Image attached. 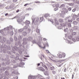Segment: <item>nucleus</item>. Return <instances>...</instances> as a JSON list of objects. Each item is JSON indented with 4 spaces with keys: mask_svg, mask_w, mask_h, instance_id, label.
I'll return each instance as SVG.
<instances>
[{
    "mask_svg": "<svg viewBox=\"0 0 79 79\" xmlns=\"http://www.w3.org/2000/svg\"><path fill=\"white\" fill-rule=\"evenodd\" d=\"M44 75L46 76H47L48 74V70H46L44 73Z\"/></svg>",
    "mask_w": 79,
    "mask_h": 79,
    "instance_id": "nucleus-14",
    "label": "nucleus"
},
{
    "mask_svg": "<svg viewBox=\"0 0 79 79\" xmlns=\"http://www.w3.org/2000/svg\"><path fill=\"white\" fill-rule=\"evenodd\" d=\"M69 11H71V7H69L68 9V10Z\"/></svg>",
    "mask_w": 79,
    "mask_h": 79,
    "instance_id": "nucleus-52",
    "label": "nucleus"
},
{
    "mask_svg": "<svg viewBox=\"0 0 79 79\" xmlns=\"http://www.w3.org/2000/svg\"><path fill=\"white\" fill-rule=\"evenodd\" d=\"M27 39L26 38H25L23 39V45H25V44H27Z\"/></svg>",
    "mask_w": 79,
    "mask_h": 79,
    "instance_id": "nucleus-3",
    "label": "nucleus"
},
{
    "mask_svg": "<svg viewBox=\"0 0 79 79\" xmlns=\"http://www.w3.org/2000/svg\"><path fill=\"white\" fill-rule=\"evenodd\" d=\"M58 10V7H56L54 9V11H57Z\"/></svg>",
    "mask_w": 79,
    "mask_h": 79,
    "instance_id": "nucleus-35",
    "label": "nucleus"
},
{
    "mask_svg": "<svg viewBox=\"0 0 79 79\" xmlns=\"http://www.w3.org/2000/svg\"><path fill=\"white\" fill-rule=\"evenodd\" d=\"M68 5H69V6H73V5H74V3H69L68 4Z\"/></svg>",
    "mask_w": 79,
    "mask_h": 79,
    "instance_id": "nucleus-25",
    "label": "nucleus"
},
{
    "mask_svg": "<svg viewBox=\"0 0 79 79\" xmlns=\"http://www.w3.org/2000/svg\"><path fill=\"white\" fill-rule=\"evenodd\" d=\"M60 25L62 27H63L64 28V27H66L65 26H66V24H64V23H62L60 24Z\"/></svg>",
    "mask_w": 79,
    "mask_h": 79,
    "instance_id": "nucleus-20",
    "label": "nucleus"
},
{
    "mask_svg": "<svg viewBox=\"0 0 79 79\" xmlns=\"http://www.w3.org/2000/svg\"><path fill=\"white\" fill-rule=\"evenodd\" d=\"M64 6H65L64 4H62L60 6V7H59V8H64Z\"/></svg>",
    "mask_w": 79,
    "mask_h": 79,
    "instance_id": "nucleus-19",
    "label": "nucleus"
},
{
    "mask_svg": "<svg viewBox=\"0 0 79 79\" xmlns=\"http://www.w3.org/2000/svg\"><path fill=\"white\" fill-rule=\"evenodd\" d=\"M69 27H71V24L70 23H69L68 24Z\"/></svg>",
    "mask_w": 79,
    "mask_h": 79,
    "instance_id": "nucleus-30",
    "label": "nucleus"
},
{
    "mask_svg": "<svg viewBox=\"0 0 79 79\" xmlns=\"http://www.w3.org/2000/svg\"><path fill=\"white\" fill-rule=\"evenodd\" d=\"M30 23H31L30 22V21L27 20H26V21L25 22V24H26V25H27V24H30Z\"/></svg>",
    "mask_w": 79,
    "mask_h": 79,
    "instance_id": "nucleus-13",
    "label": "nucleus"
},
{
    "mask_svg": "<svg viewBox=\"0 0 79 79\" xmlns=\"http://www.w3.org/2000/svg\"><path fill=\"white\" fill-rule=\"evenodd\" d=\"M77 34V33L76 32H73L72 33V35H76V34Z\"/></svg>",
    "mask_w": 79,
    "mask_h": 79,
    "instance_id": "nucleus-27",
    "label": "nucleus"
},
{
    "mask_svg": "<svg viewBox=\"0 0 79 79\" xmlns=\"http://www.w3.org/2000/svg\"><path fill=\"white\" fill-rule=\"evenodd\" d=\"M68 21L69 23H72L73 22V20L71 19H69L68 20Z\"/></svg>",
    "mask_w": 79,
    "mask_h": 79,
    "instance_id": "nucleus-26",
    "label": "nucleus"
},
{
    "mask_svg": "<svg viewBox=\"0 0 79 79\" xmlns=\"http://www.w3.org/2000/svg\"><path fill=\"white\" fill-rule=\"evenodd\" d=\"M52 74H56V71H54V70H53L52 71Z\"/></svg>",
    "mask_w": 79,
    "mask_h": 79,
    "instance_id": "nucleus-42",
    "label": "nucleus"
},
{
    "mask_svg": "<svg viewBox=\"0 0 79 79\" xmlns=\"http://www.w3.org/2000/svg\"><path fill=\"white\" fill-rule=\"evenodd\" d=\"M27 29V26H25V27H24L23 29H22V31H23V30H24V29H25L26 30Z\"/></svg>",
    "mask_w": 79,
    "mask_h": 79,
    "instance_id": "nucleus-23",
    "label": "nucleus"
},
{
    "mask_svg": "<svg viewBox=\"0 0 79 79\" xmlns=\"http://www.w3.org/2000/svg\"><path fill=\"white\" fill-rule=\"evenodd\" d=\"M55 5L56 6H59V3H56L55 4Z\"/></svg>",
    "mask_w": 79,
    "mask_h": 79,
    "instance_id": "nucleus-45",
    "label": "nucleus"
},
{
    "mask_svg": "<svg viewBox=\"0 0 79 79\" xmlns=\"http://www.w3.org/2000/svg\"><path fill=\"white\" fill-rule=\"evenodd\" d=\"M15 6V5L14 4H12L10 6V8H16V6Z\"/></svg>",
    "mask_w": 79,
    "mask_h": 79,
    "instance_id": "nucleus-16",
    "label": "nucleus"
},
{
    "mask_svg": "<svg viewBox=\"0 0 79 79\" xmlns=\"http://www.w3.org/2000/svg\"><path fill=\"white\" fill-rule=\"evenodd\" d=\"M50 21L51 22V23H52V24H53V23H54V21H53V19H51L50 20Z\"/></svg>",
    "mask_w": 79,
    "mask_h": 79,
    "instance_id": "nucleus-47",
    "label": "nucleus"
},
{
    "mask_svg": "<svg viewBox=\"0 0 79 79\" xmlns=\"http://www.w3.org/2000/svg\"><path fill=\"white\" fill-rule=\"evenodd\" d=\"M40 71H44L45 69H43V68H42L41 69Z\"/></svg>",
    "mask_w": 79,
    "mask_h": 79,
    "instance_id": "nucleus-46",
    "label": "nucleus"
},
{
    "mask_svg": "<svg viewBox=\"0 0 79 79\" xmlns=\"http://www.w3.org/2000/svg\"><path fill=\"white\" fill-rule=\"evenodd\" d=\"M73 12H75L76 11V9H73L72 10Z\"/></svg>",
    "mask_w": 79,
    "mask_h": 79,
    "instance_id": "nucleus-55",
    "label": "nucleus"
},
{
    "mask_svg": "<svg viewBox=\"0 0 79 79\" xmlns=\"http://www.w3.org/2000/svg\"><path fill=\"white\" fill-rule=\"evenodd\" d=\"M5 5H5V3H4L3 4H2V6H5Z\"/></svg>",
    "mask_w": 79,
    "mask_h": 79,
    "instance_id": "nucleus-53",
    "label": "nucleus"
},
{
    "mask_svg": "<svg viewBox=\"0 0 79 79\" xmlns=\"http://www.w3.org/2000/svg\"><path fill=\"white\" fill-rule=\"evenodd\" d=\"M39 47H40V48H45V46L44 47H42V46H40V45H38Z\"/></svg>",
    "mask_w": 79,
    "mask_h": 79,
    "instance_id": "nucleus-41",
    "label": "nucleus"
},
{
    "mask_svg": "<svg viewBox=\"0 0 79 79\" xmlns=\"http://www.w3.org/2000/svg\"><path fill=\"white\" fill-rule=\"evenodd\" d=\"M36 32L37 33H39L40 32V30L38 29H36Z\"/></svg>",
    "mask_w": 79,
    "mask_h": 79,
    "instance_id": "nucleus-39",
    "label": "nucleus"
},
{
    "mask_svg": "<svg viewBox=\"0 0 79 79\" xmlns=\"http://www.w3.org/2000/svg\"><path fill=\"white\" fill-rule=\"evenodd\" d=\"M3 31H4V29H2L0 30V32L1 34H3Z\"/></svg>",
    "mask_w": 79,
    "mask_h": 79,
    "instance_id": "nucleus-32",
    "label": "nucleus"
},
{
    "mask_svg": "<svg viewBox=\"0 0 79 79\" xmlns=\"http://www.w3.org/2000/svg\"><path fill=\"white\" fill-rule=\"evenodd\" d=\"M23 19H24L23 18H22L21 19H20V22H21L22 21H23Z\"/></svg>",
    "mask_w": 79,
    "mask_h": 79,
    "instance_id": "nucleus-61",
    "label": "nucleus"
},
{
    "mask_svg": "<svg viewBox=\"0 0 79 79\" xmlns=\"http://www.w3.org/2000/svg\"><path fill=\"white\" fill-rule=\"evenodd\" d=\"M24 56H21V59H20V61H25V60H26L27 58L23 57Z\"/></svg>",
    "mask_w": 79,
    "mask_h": 79,
    "instance_id": "nucleus-6",
    "label": "nucleus"
},
{
    "mask_svg": "<svg viewBox=\"0 0 79 79\" xmlns=\"http://www.w3.org/2000/svg\"><path fill=\"white\" fill-rule=\"evenodd\" d=\"M74 29L75 31H77V30H78L79 27H78L77 26H75L74 27Z\"/></svg>",
    "mask_w": 79,
    "mask_h": 79,
    "instance_id": "nucleus-18",
    "label": "nucleus"
},
{
    "mask_svg": "<svg viewBox=\"0 0 79 79\" xmlns=\"http://www.w3.org/2000/svg\"><path fill=\"white\" fill-rule=\"evenodd\" d=\"M31 19L32 21V24L34 23L35 25H37L39 23H41L44 20V17H43L41 18H40V20H39V18L38 17H37L35 18L34 17V16H32L31 18Z\"/></svg>",
    "mask_w": 79,
    "mask_h": 79,
    "instance_id": "nucleus-1",
    "label": "nucleus"
},
{
    "mask_svg": "<svg viewBox=\"0 0 79 79\" xmlns=\"http://www.w3.org/2000/svg\"><path fill=\"white\" fill-rule=\"evenodd\" d=\"M59 57L60 58H61L63 57V56H62V55H61V54H60L59 56Z\"/></svg>",
    "mask_w": 79,
    "mask_h": 79,
    "instance_id": "nucleus-43",
    "label": "nucleus"
},
{
    "mask_svg": "<svg viewBox=\"0 0 79 79\" xmlns=\"http://www.w3.org/2000/svg\"><path fill=\"white\" fill-rule=\"evenodd\" d=\"M44 17H45L46 19H48V17H50V14H46L44 15Z\"/></svg>",
    "mask_w": 79,
    "mask_h": 79,
    "instance_id": "nucleus-8",
    "label": "nucleus"
},
{
    "mask_svg": "<svg viewBox=\"0 0 79 79\" xmlns=\"http://www.w3.org/2000/svg\"><path fill=\"white\" fill-rule=\"evenodd\" d=\"M22 34H23V35H24V36H25V35H26V34H27V33L26 32H23L22 33Z\"/></svg>",
    "mask_w": 79,
    "mask_h": 79,
    "instance_id": "nucleus-28",
    "label": "nucleus"
},
{
    "mask_svg": "<svg viewBox=\"0 0 79 79\" xmlns=\"http://www.w3.org/2000/svg\"><path fill=\"white\" fill-rule=\"evenodd\" d=\"M66 19H70L71 18L70 16H68L66 18Z\"/></svg>",
    "mask_w": 79,
    "mask_h": 79,
    "instance_id": "nucleus-54",
    "label": "nucleus"
},
{
    "mask_svg": "<svg viewBox=\"0 0 79 79\" xmlns=\"http://www.w3.org/2000/svg\"><path fill=\"white\" fill-rule=\"evenodd\" d=\"M74 78V75L73 74L72 76V79H73Z\"/></svg>",
    "mask_w": 79,
    "mask_h": 79,
    "instance_id": "nucleus-64",
    "label": "nucleus"
},
{
    "mask_svg": "<svg viewBox=\"0 0 79 79\" xmlns=\"http://www.w3.org/2000/svg\"><path fill=\"white\" fill-rule=\"evenodd\" d=\"M31 3H30L29 4V3H27V4H25L24 5V6H27V5H31Z\"/></svg>",
    "mask_w": 79,
    "mask_h": 79,
    "instance_id": "nucleus-44",
    "label": "nucleus"
},
{
    "mask_svg": "<svg viewBox=\"0 0 79 79\" xmlns=\"http://www.w3.org/2000/svg\"><path fill=\"white\" fill-rule=\"evenodd\" d=\"M9 27H7L6 28H5L4 29V31H6L7 30H9Z\"/></svg>",
    "mask_w": 79,
    "mask_h": 79,
    "instance_id": "nucleus-22",
    "label": "nucleus"
},
{
    "mask_svg": "<svg viewBox=\"0 0 79 79\" xmlns=\"http://www.w3.org/2000/svg\"><path fill=\"white\" fill-rule=\"evenodd\" d=\"M72 40L73 42H76V39L75 38H72Z\"/></svg>",
    "mask_w": 79,
    "mask_h": 79,
    "instance_id": "nucleus-49",
    "label": "nucleus"
},
{
    "mask_svg": "<svg viewBox=\"0 0 79 79\" xmlns=\"http://www.w3.org/2000/svg\"><path fill=\"white\" fill-rule=\"evenodd\" d=\"M16 18H17V21L18 22V23L20 24V20H19V19H20V15L18 14L14 18V19Z\"/></svg>",
    "mask_w": 79,
    "mask_h": 79,
    "instance_id": "nucleus-2",
    "label": "nucleus"
},
{
    "mask_svg": "<svg viewBox=\"0 0 79 79\" xmlns=\"http://www.w3.org/2000/svg\"><path fill=\"white\" fill-rule=\"evenodd\" d=\"M61 13L62 14H63V15H66V12H65L64 11H61Z\"/></svg>",
    "mask_w": 79,
    "mask_h": 79,
    "instance_id": "nucleus-37",
    "label": "nucleus"
},
{
    "mask_svg": "<svg viewBox=\"0 0 79 79\" xmlns=\"http://www.w3.org/2000/svg\"><path fill=\"white\" fill-rule=\"evenodd\" d=\"M13 2H17V0H13Z\"/></svg>",
    "mask_w": 79,
    "mask_h": 79,
    "instance_id": "nucleus-60",
    "label": "nucleus"
},
{
    "mask_svg": "<svg viewBox=\"0 0 79 79\" xmlns=\"http://www.w3.org/2000/svg\"><path fill=\"white\" fill-rule=\"evenodd\" d=\"M10 41L9 40H7V42L8 44H11V42H13V39L12 38H10Z\"/></svg>",
    "mask_w": 79,
    "mask_h": 79,
    "instance_id": "nucleus-5",
    "label": "nucleus"
},
{
    "mask_svg": "<svg viewBox=\"0 0 79 79\" xmlns=\"http://www.w3.org/2000/svg\"><path fill=\"white\" fill-rule=\"evenodd\" d=\"M66 41L67 42V43H68V44H70V41L68 40H66Z\"/></svg>",
    "mask_w": 79,
    "mask_h": 79,
    "instance_id": "nucleus-57",
    "label": "nucleus"
},
{
    "mask_svg": "<svg viewBox=\"0 0 79 79\" xmlns=\"http://www.w3.org/2000/svg\"><path fill=\"white\" fill-rule=\"evenodd\" d=\"M27 40L29 41H32V38H31V37H29L27 39Z\"/></svg>",
    "mask_w": 79,
    "mask_h": 79,
    "instance_id": "nucleus-15",
    "label": "nucleus"
},
{
    "mask_svg": "<svg viewBox=\"0 0 79 79\" xmlns=\"http://www.w3.org/2000/svg\"><path fill=\"white\" fill-rule=\"evenodd\" d=\"M46 51L47 53H50L49 52V51H48V50H46Z\"/></svg>",
    "mask_w": 79,
    "mask_h": 79,
    "instance_id": "nucleus-56",
    "label": "nucleus"
},
{
    "mask_svg": "<svg viewBox=\"0 0 79 79\" xmlns=\"http://www.w3.org/2000/svg\"><path fill=\"white\" fill-rule=\"evenodd\" d=\"M54 21L56 25H58V24H59V22H58V21L56 20V18L55 19Z\"/></svg>",
    "mask_w": 79,
    "mask_h": 79,
    "instance_id": "nucleus-12",
    "label": "nucleus"
},
{
    "mask_svg": "<svg viewBox=\"0 0 79 79\" xmlns=\"http://www.w3.org/2000/svg\"><path fill=\"white\" fill-rule=\"evenodd\" d=\"M24 63L22 62L20 64V67L23 68V65H24Z\"/></svg>",
    "mask_w": 79,
    "mask_h": 79,
    "instance_id": "nucleus-17",
    "label": "nucleus"
},
{
    "mask_svg": "<svg viewBox=\"0 0 79 79\" xmlns=\"http://www.w3.org/2000/svg\"><path fill=\"white\" fill-rule=\"evenodd\" d=\"M32 43L33 44H36V42H35V40H33L32 42Z\"/></svg>",
    "mask_w": 79,
    "mask_h": 79,
    "instance_id": "nucleus-59",
    "label": "nucleus"
},
{
    "mask_svg": "<svg viewBox=\"0 0 79 79\" xmlns=\"http://www.w3.org/2000/svg\"><path fill=\"white\" fill-rule=\"evenodd\" d=\"M31 29H28V30H27V33H30V32H31Z\"/></svg>",
    "mask_w": 79,
    "mask_h": 79,
    "instance_id": "nucleus-31",
    "label": "nucleus"
},
{
    "mask_svg": "<svg viewBox=\"0 0 79 79\" xmlns=\"http://www.w3.org/2000/svg\"><path fill=\"white\" fill-rule=\"evenodd\" d=\"M10 34L11 35H13L14 34V33L13 32V31H10Z\"/></svg>",
    "mask_w": 79,
    "mask_h": 79,
    "instance_id": "nucleus-29",
    "label": "nucleus"
},
{
    "mask_svg": "<svg viewBox=\"0 0 79 79\" xmlns=\"http://www.w3.org/2000/svg\"><path fill=\"white\" fill-rule=\"evenodd\" d=\"M73 24H74V25H77V23H77V22L76 21H74L73 22Z\"/></svg>",
    "mask_w": 79,
    "mask_h": 79,
    "instance_id": "nucleus-21",
    "label": "nucleus"
},
{
    "mask_svg": "<svg viewBox=\"0 0 79 79\" xmlns=\"http://www.w3.org/2000/svg\"><path fill=\"white\" fill-rule=\"evenodd\" d=\"M14 39H15V40L16 41V40H17V37H16V36H15L14 37Z\"/></svg>",
    "mask_w": 79,
    "mask_h": 79,
    "instance_id": "nucleus-50",
    "label": "nucleus"
},
{
    "mask_svg": "<svg viewBox=\"0 0 79 79\" xmlns=\"http://www.w3.org/2000/svg\"><path fill=\"white\" fill-rule=\"evenodd\" d=\"M42 67H40L39 68L38 70H40V71L41 69H42Z\"/></svg>",
    "mask_w": 79,
    "mask_h": 79,
    "instance_id": "nucleus-58",
    "label": "nucleus"
},
{
    "mask_svg": "<svg viewBox=\"0 0 79 79\" xmlns=\"http://www.w3.org/2000/svg\"><path fill=\"white\" fill-rule=\"evenodd\" d=\"M36 77H37V76H29L28 77V79H34L33 78H35Z\"/></svg>",
    "mask_w": 79,
    "mask_h": 79,
    "instance_id": "nucleus-9",
    "label": "nucleus"
},
{
    "mask_svg": "<svg viewBox=\"0 0 79 79\" xmlns=\"http://www.w3.org/2000/svg\"><path fill=\"white\" fill-rule=\"evenodd\" d=\"M54 69H55V67H54V66L50 67L51 70H54Z\"/></svg>",
    "mask_w": 79,
    "mask_h": 79,
    "instance_id": "nucleus-34",
    "label": "nucleus"
},
{
    "mask_svg": "<svg viewBox=\"0 0 79 79\" xmlns=\"http://www.w3.org/2000/svg\"><path fill=\"white\" fill-rule=\"evenodd\" d=\"M40 63V64H41V66H42L44 67V68H45V69L46 70H48V68H47V66H46V65L44 64V63H43V62H41Z\"/></svg>",
    "mask_w": 79,
    "mask_h": 79,
    "instance_id": "nucleus-4",
    "label": "nucleus"
},
{
    "mask_svg": "<svg viewBox=\"0 0 79 79\" xmlns=\"http://www.w3.org/2000/svg\"><path fill=\"white\" fill-rule=\"evenodd\" d=\"M60 23H63V20L62 19H60L59 20Z\"/></svg>",
    "mask_w": 79,
    "mask_h": 79,
    "instance_id": "nucleus-24",
    "label": "nucleus"
},
{
    "mask_svg": "<svg viewBox=\"0 0 79 79\" xmlns=\"http://www.w3.org/2000/svg\"><path fill=\"white\" fill-rule=\"evenodd\" d=\"M18 73V72H12V74H17Z\"/></svg>",
    "mask_w": 79,
    "mask_h": 79,
    "instance_id": "nucleus-38",
    "label": "nucleus"
},
{
    "mask_svg": "<svg viewBox=\"0 0 79 79\" xmlns=\"http://www.w3.org/2000/svg\"><path fill=\"white\" fill-rule=\"evenodd\" d=\"M19 10H17L16 11V13H18V12H19Z\"/></svg>",
    "mask_w": 79,
    "mask_h": 79,
    "instance_id": "nucleus-62",
    "label": "nucleus"
},
{
    "mask_svg": "<svg viewBox=\"0 0 79 79\" xmlns=\"http://www.w3.org/2000/svg\"><path fill=\"white\" fill-rule=\"evenodd\" d=\"M5 73L6 74V75H7V76H8L9 75V73L7 71L5 72Z\"/></svg>",
    "mask_w": 79,
    "mask_h": 79,
    "instance_id": "nucleus-40",
    "label": "nucleus"
},
{
    "mask_svg": "<svg viewBox=\"0 0 79 79\" xmlns=\"http://www.w3.org/2000/svg\"><path fill=\"white\" fill-rule=\"evenodd\" d=\"M18 77L17 76H16L15 77V79H18Z\"/></svg>",
    "mask_w": 79,
    "mask_h": 79,
    "instance_id": "nucleus-63",
    "label": "nucleus"
},
{
    "mask_svg": "<svg viewBox=\"0 0 79 79\" xmlns=\"http://www.w3.org/2000/svg\"><path fill=\"white\" fill-rule=\"evenodd\" d=\"M64 32H67L68 31V28L66 27H64Z\"/></svg>",
    "mask_w": 79,
    "mask_h": 79,
    "instance_id": "nucleus-10",
    "label": "nucleus"
},
{
    "mask_svg": "<svg viewBox=\"0 0 79 79\" xmlns=\"http://www.w3.org/2000/svg\"><path fill=\"white\" fill-rule=\"evenodd\" d=\"M3 40L4 41V42L6 41V39L5 38H3Z\"/></svg>",
    "mask_w": 79,
    "mask_h": 79,
    "instance_id": "nucleus-48",
    "label": "nucleus"
},
{
    "mask_svg": "<svg viewBox=\"0 0 79 79\" xmlns=\"http://www.w3.org/2000/svg\"><path fill=\"white\" fill-rule=\"evenodd\" d=\"M62 10L63 11H64L66 13H67L68 12V10H67V9L65 8H62Z\"/></svg>",
    "mask_w": 79,
    "mask_h": 79,
    "instance_id": "nucleus-11",
    "label": "nucleus"
},
{
    "mask_svg": "<svg viewBox=\"0 0 79 79\" xmlns=\"http://www.w3.org/2000/svg\"><path fill=\"white\" fill-rule=\"evenodd\" d=\"M58 29H62V27L61 26H59L58 27Z\"/></svg>",
    "mask_w": 79,
    "mask_h": 79,
    "instance_id": "nucleus-51",
    "label": "nucleus"
},
{
    "mask_svg": "<svg viewBox=\"0 0 79 79\" xmlns=\"http://www.w3.org/2000/svg\"><path fill=\"white\" fill-rule=\"evenodd\" d=\"M69 39L71 40L72 39V38H73V36L71 35H70L68 37Z\"/></svg>",
    "mask_w": 79,
    "mask_h": 79,
    "instance_id": "nucleus-33",
    "label": "nucleus"
},
{
    "mask_svg": "<svg viewBox=\"0 0 79 79\" xmlns=\"http://www.w3.org/2000/svg\"><path fill=\"white\" fill-rule=\"evenodd\" d=\"M65 56H66V55L64 53H62V56L63 58H64Z\"/></svg>",
    "mask_w": 79,
    "mask_h": 79,
    "instance_id": "nucleus-36",
    "label": "nucleus"
},
{
    "mask_svg": "<svg viewBox=\"0 0 79 79\" xmlns=\"http://www.w3.org/2000/svg\"><path fill=\"white\" fill-rule=\"evenodd\" d=\"M42 76L40 75V74H39L38 75L36 76V77L35 78H33V79H40V77H42Z\"/></svg>",
    "mask_w": 79,
    "mask_h": 79,
    "instance_id": "nucleus-7",
    "label": "nucleus"
}]
</instances>
